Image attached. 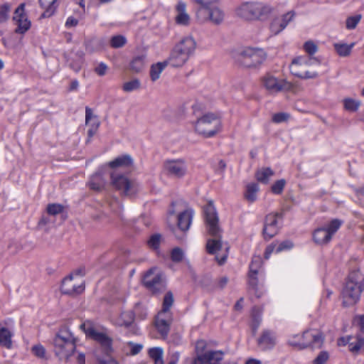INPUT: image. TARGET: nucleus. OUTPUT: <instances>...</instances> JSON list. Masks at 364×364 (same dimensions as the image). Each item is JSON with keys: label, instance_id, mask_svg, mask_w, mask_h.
<instances>
[{"label": "nucleus", "instance_id": "nucleus-1", "mask_svg": "<svg viewBox=\"0 0 364 364\" xmlns=\"http://www.w3.org/2000/svg\"><path fill=\"white\" fill-rule=\"evenodd\" d=\"M204 216L206 230L213 238L207 241L206 249L209 254L215 255V259L219 264H223L226 261L228 254L229 246L223 245L222 237V229L219 225V218L213 205L210 201L204 207Z\"/></svg>", "mask_w": 364, "mask_h": 364}, {"label": "nucleus", "instance_id": "nucleus-2", "mask_svg": "<svg viewBox=\"0 0 364 364\" xmlns=\"http://www.w3.org/2000/svg\"><path fill=\"white\" fill-rule=\"evenodd\" d=\"M54 351L60 359L71 364H85L84 353L75 350V338L68 328H62L54 340Z\"/></svg>", "mask_w": 364, "mask_h": 364}, {"label": "nucleus", "instance_id": "nucleus-3", "mask_svg": "<svg viewBox=\"0 0 364 364\" xmlns=\"http://www.w3.org/2000/svg\"><path fill=\"white\" fill-rule=\"evenodd\" d=\"M364 289V276L359 271L350 272L342 290L343 304L345 306L355 305Z\"/></svg>", "mask_w": 364, "mask_h": 364}, {"label": "nucleus", "instance_id": "nucleus-4", "mask_svg": "<svg viewBox=\"0 0 364 364\" xmlns=\"http://www.w3.org/2000/svg\"><path fill=\"white\" fill-rule=\"evenodd\" d=\"M232 57L241 66L252 68L259 66L265 60L266 54L262 49L246 47L235 51Z\"/></svg>", "mask_w": 364, "mask_h": 364}, {"label": "nucleus", "instance_id": "nucleus-5", "mask_svg": "<svg viewBox=\"0 0 364 364\" xmlns=\"http://www.w3.org/2000/svg\"><path fill=\"white\" fill-rule=\"evenodd\" d=\"M221 122L219 117L213 113H206L194 122L197 134L206 137H212L220 129Z\"/></svg>", "mask_w": 364, "mask_h": 364}, {"label": "nucleus", "instance_id": "nucleus-6", "mask_svg": "<svg viewBox=\"0 0 364 364\" xmlns=\"http://www.w3.org/2000/svg\"><path fill=\"white\" fill-rule=\"evenodd\" d=\"M323 342L322 333L316 329L306 331L302 334L292 335L288 340L290 346L299 349H304L311 346L321 347Z\"/></svg>", "mask_w": 364, "mask_h": 364}, {"label": "nucleus", "instance_id": "nucleus-7", "mask_svg": "<svg viewBox=\"0 0 364 364\" xmlns=\"http://www.w3.org/2000/svg\"><path fill=\"white\" fill-rule=\"evenodd\" d=\"M319 63V61L315 58L299 56L292 60L289 69L291 73L296 77L302 79H313L318 77V73L316 71L309 70V68Z\"/></svg>", "mask_w": 364, "mask_h": 364}, {"label": "nucleus", "instance_id": "nucleus-8", "mask_svg": "<svg viewBox=\"0 0 364 364\" xmlns=\"http://www.w3.org/2000/svg\"><path fill=\"white\" fill-rule=\"evenodd\" d=\"M110 184L113 188L127 196L136 194L140 188L137 181L115 171L110 173Z\"/></svg>", "mask_w": 364, "mask_h": 364}, {"label": "nucleus", "instance_id": "nucleus-9", "mask_svg": "<svg viewBox=\"0 0 364 364\" xmlns=\"http://www.w3.org/2000/svg\"><path fill=\"white\" fill-rule=\"evenodd\" d=\"M196 18L200 23L210 22L214 25H219L225 18V12L218 0L208 6L198 7Z\"/></svg>", "mask_w": 364, "mask_h": 364}, {"label": "nucleus", "instance_id": "nucleus-10", "mask_svg": "<svg viewBox=\"0 0 364 364\" xmlns=\"http://www.w3.org/2000/svg\"><path fill=\"white\" fill-rule=\"evenodd\" d=\"M270 11L271 8L262 3L245 2L237 8L236 14L245 20H255Z\"/></svg>", "mask_w": 364, "mask_h": 364}, {"label": "nucleus", "instance_id": "nucleus-11", "mask_svg": "<svg viewBox=\"0 0 364 364\" xmlns=\"http://www.w3.org/2000/svg\"><path fill=\"white\" fill-rule=\"evenodd\" d=\"M262 87L270 95L291 90V84L284 79H281L267 73L261 79Z\"/></svg>", "mask_w": 364, "mask_h": 364}, {"label": "nucleus", "instance_id": "nucleus-12", "mask_svg": "<svg viewBox=\"0 0 364 364\" xmlns=\"http://www.w3.org/2000/svg\"><path fill=\"white\" fill-rule=\"evenodd\" d=\"M341 225V220L334 219L326 227L316 229L313 234L314 242L318 245L326 244L331 240L332 236L338 231Z\"/></svg>", "mask_w": 364, "mask_h": 364}, {"label": "nucleus", "instance_id": "nucleus-13", "mask_svg": "<svg viewBox=\"0 0 364 364\" xmlns=\"http://www.w3.org/2000/svg\"><path fill=\"white\" fill-rule=\"evenodd\" d=\"M81 328L84 329L87 336L94 339L101 345L105 354L108 355L112 351V340L107 333L93 327L87 326L85 323L81 325Z\"/></svg>", "mask_w": 364, "mask_h": 364}, {"label": "nucleus", "instance_id": "nucleus-14", "mask_svg": "<svg viewBox=\"0 0 364 364\" xmlns=\"http://www.w3.org/2000/svg\"><path fill=\"white\" fill-rule=\"evenodd\" d=\"M144 284L154 292L160 291L164 287L162 274L156 267L149 269L144 277Z\"/></svg>", "mask_w": 364, "mask_h": 364}, {"label": "nucleus", "instance_id": "nucleus-15", "mask_svg": "<svg viewBox=\"0 0 364 364\" xmlns=\"http://www.w3.org/2000/svg\"><path fill=\"white\" fill-rule=\"evenodd\" d=\"M25 4H21L15 10L13 16V21L17 26L15 32L17 33H24L31 27V22L25 13Z\"/></svg>", "mask_w": 364, "mask_h": 364}, {"label": "nucleus", "instance_id": "nucleus-16", "mask_svg": "<svg viewBox=\"0 0 364 364\" xmlns=\"http://www.w3.org/2000/svg\"><path fill=\"white\" fill-rule=\"evenodd\" d=\"M193 216V211L192 209H186L183 212L181 213L177 218V228H173L172 231L175 236L178 238L181 239L182 236L179 235L178 234V231H181L182 232H186L191 224L192 218Z\"/></svg>", "mask_w": 364, "mask_h": 364}, {"label": "nucleus", "instance_id": "nucleus-17", "mask_svg": "<svg viewBox=\"0 0 364 364\" xmlns=\"http://www.w3.org/2000/svg\"><path fill=\"white\" fill-rule=\"evenodd\" d=\"M164 168L169 176L176 178L183 177L187 171L186 164L183 159L167 161L164 164Z\"/></svg>", "mask_w": 364, "mask_h": 364}, {"label": "nucleus", "instance_id": "nucleus-18", "mask_svg": "<svg viewBox=\"0 0 364 364\" xmlns=\"http://www.w3.org/2000/svg\"><path fill=\"white\" fill-rule=\"evenodd\" d=\"M84 289V283L75 282L73 274L65 277L62 282L61 291L65 294H78L82 293Z\"/></svg>", "mask_w": 364, "mask_h": 364}, {"label": "nucleus", "instance_id": "nucleus-19", "mask_svg": "<svg viewBox=\"0 0 364 364\" xmlns=\"http://www.w3.org/2000/svg\"><path fill=\"white\" fill-rule=\"evenodd\" d=\"M279 213H270L266 216L263 234L265 238L270 239L278 232V218Z\"/></svg>", "mask_w": 364, "mask_h": 364}, {"label": "nucleus", "instance_id": "nucleus-20", "mask_svg": "<svg viewBox=\"0 0 364 364\" xmlns=\"http://www.w3.org/2000/svg\"><path fill=\"white\" fill-rule=\"evenodd\" d=\"M224 353L222 350H210L205 352V355L195 358L193 364H219L223 360Z\"/></svg>", "mask_w": 364, "mask_h": 364}, {"label": "nucleus", "instance_id": "nucleus-21", "mask_svg": "<svg viewBox=\"0 0 364 364\" xmlns=\"http://www.w3.org/2000/svg\"><path fill=\"white\" fill-rule=\"evenodd\" d=\"M276 343V335L269 330L263 331L257 339V346L262 350H270L275 346Z\"/></svg>", "mask_w": 364, "mask_h": 364}, {"label": "nucleus", "instance_id": "nucleus-22", "mask_svg": "<svg viewBox=\"0 0 364 364\" xmlns=\"http://www.w3.org/2000/svg\"><path fill=\"white\" fill-rule=\"evenodd\" d=\"M175 47L190 58L196 49V42L193 37L187 36L182 38Z\"/></svg>", "mask_w": 364, "mask_h": 364}, {"label": "nucleus", "instance_id": "nucleus-23", "mask_svg": "<svg viewBox=\"0 0 364 364\" xmlns=\"http://www.w3.org/2000/svg\"><path fill=\"white\" fill-rule=\"evenodd\" d=\"M173 303V296L171 292H167L164 298L163 306L161 311L156 316L157 319L172 321V316L170 311V308Z\"/></svg>", "mask_w": 364, "mask_h": 364}, {"label": "nucleus", "instance_id": "nucleus-24", "mask_svg": "<svg viewBox=\"0 0 364 364\" xmlns=\"http://www.w3.org/2000/svg\"><path fill=\"white\" fill-rule=\"evenodd\" d=\"M294 14L287 13L281 17L275 18L270 25L272 33L277 35L284 30L288 23L292 20Z\"/></svg>", "mask_w": 364, "mask_h": 364}, {"label": "nucleus", "instance_id": "nucleus-25", "mask_svg": "<svg viewBox=\"0 0 364 364\" xmlns=\"http://www.w3.org/2000/svg\"><path fill=\"white\" fill-rule=\"evenodd\" d=\"M262 264V259L259 257H255L250 265V273H249V284L252 289L257 294V274L258 273L259 268Z\"/></svg>", "mask_w": 364, "mask_h": 364}, {"label": "nucleus", "instance_id": "nucleus-26", "mask_svg": "<svg viewBox=\"0 0 364 364\" xmlns=\"http://www.w3.org/2000/svg\"><path fill=\"white\" fill-rule=\"evenodd\" d=\"M188 58L178 50L175 46L173 48L169 57L166 60L168 65L172 67H181L188 60Z\"/></svg>", "mask_w": 364, "mask_h": 364}, {"label": "nucleus", "instance_id": "nucleus-27", "mask_svg": "<svg viewBox=\"0 0 364 364\" xmlns=\"http://www.w3.org/2000/svg\"><path fill=\"white\" fill-rule=\"evenodd\" d=\"M134 320V314L132 311H122L120 314L112 318V323L117 326H130Z\"/></svg>", "mask_w": 364, "mask_h": 364}, {"label": "nucleus", "instance_id": "nucleus-28", "mask_svg": "<svg viewBox=\"0 0 364 364\" xmlns=\"http://www.w3.org/2000/svg\"><path fill=\"white\" fill-rule=\"evenodd\" d=\"M146 56L144 54H141L134 56L129 62V69L134 73L141 72L146 65Z\"/></svg>", "mask_w": 364, "mask_h": 364}, {"label": "nucleus", "instance_id": "nucleus-29", "mask_svg": "<svg viewBox=\"0 0 364 364\" xmlns=\"http://www.w3.org/2000/svg\"><path fill=\"white\" fill-rule=\"evenodd\" d=\"M106 181L101 173L93 174L87 183L89 188L93 191H100L105 187Z\"/></svg>", "mask_w": 364, "mask_h": 364}, {"label": "nucleus", "instance_id": "nucleus-30", "mask_svg": "<svg viewBox=\"0 0 364 364\" xmlns=\"http://www.w3.org/2000/svg\"><path fill=\"white\" fill-rule=\"evenodd\" d=\"M132 164L133 160L129 155L120 156L108 163V166L112 168H128Z\"/></svg>", "mask_w": 364, "mask_h": 364}, {"label": "nucleus", "instance_id": "nucleus-31", "mask_svg": "<svg viewBox=\"0 0 364 364\" xmlns=\"http://www.w3.org/2000/svg\"><path fill=\"white\" fill-rule=\"evenodd\" d=\"M355 46V43L347 44L344 42H338L333 43V48L338 55L340 57H348L352 52L353 48Z\"/></svg>", "mask_w": 364, "mask_h": 364}, {"label": "nucleus", "instance_id": "nucleus-32", "mask_svg": "<svg viewBox=\"0 0 364 364\" xmlns=\"http://www.w3.org/2000/svg\"><path fill=\"white\" fill-rule=\"evenodd\" d=\"M186 4L183 2H178L176 6L177 15L176 21L178 24L188 25L190 21V16L186 11Z\"/></svg>", "mask_w": 364, "mask_h": 364}, {"label": "nucleus", "instance_id": "nucleus-33", "mask_svg": "<svg viewBox=\"0 0 364 364\" xmlns=\"http://www.w3.org/2000/svg\"><path fill=\"white\" fill-rule=\"evenodd\" d=\"M56 1L57 0H39L41 6L45 9L42 14L43 18L50 17L54 14Z\"/></svg>", "mask_w": 364, "mask_h": 364}, {"label": "nucleus", "instance_id": "nucleus-34", "mask_svg": "<svg viewBox=\"0 0 364 364\" xmlns=\"http://www.w3.org/2000/svg\"><path fill=\"white\" fill-rule=\"evenodd\" d=\"M167 65L168 63L164 60L163 62H159L151 66L150 77L153 82L157 80L160 77L161 73Z\"/></svg>", "mask_w": 364, "mask_h": 364}, {"label": "nucleus", "instance_id": "nucleus-35", "mask_svg": "<svg viewBox=\"0 0 364 364\" xmlns=\"http://www.w3.org/2000/svg\"><path fill=\"white\" fill-rule=\"evenodd\" d=\"M259 191V186L257 183H251L247 185L245 193V198L250 203L257 200V194Z\"/></svg>", "mask_w": 364, "mask_h": 364}, {"label": "nucleus", "instance_id": "nucleus-36", "mask_svg": "<svg viewBox=\"0 0 364 364\" xmlns=\"http://www.w3.org/2000/svg\"><path fill=\"white\" fill-rule=\"evenodd\" d=\"M273 174L274 172L270 168H262L257 171L256 178L258 181L267 183Z\"/></svg>", "mask_w": 364, "mask_h": 364}, {"label": "nucleus", "instance_id": "nucleus-37", "mask_svg": "<svg viewBox=\"0 0 364 364\" xmlns=\"http://www.w3.org/2000/svg\"><path fill=\"white\" fill-rule=\"evenodd\" d=\"M262 322V311L257 308H254L252 312L251 327L252 331H257Z\"/></svg>", "mask_w": 364, "mask_h": 364}, {"label": "nucleus", "instance_id": "nucleus-38", "mask_svg": "<svg viewBox=\"0 0 364 364\" xmlns=\"http://www.w3.org/2000/svg\"><path fill=\"white\" fill-rule=\"evenodd\" d=\"M344 109L348 112H356L360 106V101L358 100H355L353 98H345L343 100Z\"/></svg>", "mask_w": 364, "mask_h": 364}, {"label": "nucleus", "instance_id": "nucleus-39", "mask_svg": "<svg viewBox=\"0 0 364 364\" xmlns=\"http://www.w3.org/2000/svg\"><path fill=\"white\" fill-rule=\"evenodd\" d=\"M149 355L154 360V364H164L162 348H151L149 350Z\"/></svg>", "mask_w": 364, "mask_h": 364}, {"label": "nucleus", "instance_id": "nucleus-40", "mask_svg": "<svg viewBox=\"0 0 364 364\" xmlns=\"http://www.w3.org/2000/svg\"><path fill=\"white\" fill-rule=\"evenodd\" d=\"M11 334L7 328H1L0 329V345L10 348L11 346Z\"/></svg>", "mask_w": 364, "mask_h": 364}, {"label": "nucleus", "instance_id": "nucleus-41", "mask_svg": "<svg viewBox=\"0 0 364 364\" xmlns=\"http://www.w3.org/2000/svg\"><path fill=\"white\" fill-rule=\"evenodd\" d=\"M171 321L157 319L155 320V325L159 332L162 336H167Z\"/></svg>", "mask_w": 364, "mask_h": 364}, {"label": "nucleus", "instance_id": "nucleus-42", "mask_svg": "<svg viewBox=\"0 0 364 364\" xmlns=\"http://www.w3.org/2000/svg\"><path fill=\"white\" fill-rule=\"evenodd\" d=\"M141 87V82L138 79H133L132 80L124 82L122 85V90L126 92H131L137 90Z\"/></svg>", "mask_w": 364, "mask_h": 364}, {"label": "nucleus", "instance_id": "nucleus-43", "mask_svg": "<svg viewBox=\"0 0 364 364\" xmlns=\"http://www.w3.org/2000/svg\"><path fill=\"white\" fill-rule=\"evenodd\" d=\"M362 18L361 14L348 16L346 20V28L348 30L355 29Z\"/></svg>", "mask_w": 364, "mask_h": 364}, {"label": "nucleus", "instance_id": "nucleus-44", "mask_svg": "<svg viewBox=\"0 0 364 364\" xmlns=\"http://www.w3.org/2000/svg\"><path fill=\"white\" fill-rule=\"evenodd\" d=\"M126 38L121 35L113 36L110 41L111 46L114 48H121L124 46L126 44Z\"/></svg>", "mask_w": 364, "mask_h": 364}, {"label": "nucleus", "instance_id": "nucleus-45", "mask_svg": "<svg viewBox=\"0 0 364 364\" xmlns=\"http://www.w3.org/2000/svg\"><path fill=\"white\" fill-rule=\"evenodd\" d=\"M11 6L8 4H4L0 7V23L6 22L9 18Z\"/></svg>", "mask_w": 364, "mask_h": 364}, {"label": "nucleus", "instance_id": "nucleus-46", "mask_svg": "<svg viewBox=\"0 0 364 364\" xmlns=\"http://www.w3.org/2000/svg\"><path fill=\"white\" fill-rule=\"evenodd\" d=\"M109 206L110 208L111 211H112L114 214H116L119 217L121 216L122 205L121 203L117 199H116V198L112 199L109 202Z\"/></svg>", "mask_w": 364, "mask_h": 364}, {"label": "nucleus", "instance_id": "nucleus-47", "mask_svg": "<svg viewBox=\"0 0 364 364\" xmlns=\"http://www.w3.org/2000/svg\"><path fill=\"white\" fill-rule=\"evenodd\" d=\"M63 210V206L58 203L48 204L47 206V212L50 215H55Z\"/></svg>", "mask_w": 364, "mask_h": 364}, {"label": "nucleus", "instance_id": "nucleus-48", "mask_svg": "<svg viewBox=\"0 0 364 364\" xmlns=\"http://www.w3.org/2000/svg\"><path fill=\"white\" fill-rule=\"evenodd\" d=\"M361 349H364L363 338H358L355 342H352L349 344V350L353 353H357Z\"/></svg>", "mask_w": 364, "mask_h": 364}, {"label": "nucleus", "instance_id": "nucleus-49", "mask_svg": "<svg viewBox=\"0 0 364 364\" xmlns=\"http://www.w3.org/2000/svg\"><path fill=\"white\" fill-rule=\"evenodd\" d=\"M289 117L290 115L288 113L278 112L273 114L272 120L274 123L279 124L288 121Z\"/></svg>", "mask_w": 364, "mask_h": 364}, {"label": "nucleus", "instance_id": "nucleus-50", "mask_svg": "<svg viewBox=\"0 0 364 364\" xmlns=\"http://www.w3.org/2000/svg\"><path fill=\"white\" fill-rule=\"evenodd\" d=\"M329 358V354L326 351H321L314 360V364H326Z\"/></svg>", "mask_w": 364, "mask_h": 364}, {"label": "nucleus", "instance_id": "nucleus-51", "mask_svg": "<svg viewBox=\"0 0 364 364\" xmlns=\"http://www.w3.org/2000/svg\"><path fill=\"white\" fill-rule=\"evenodd\" d=\"M206 348V343L204 341H198L196 343V358L200 357V355H205V353H204L205 349Z\"/></svg>", "mask_w": 364, "mask_h": 364}, {"label": "nucleus", "instance_id": "nucleus-52", "mask_svg": "<svg viewBox=\"0 0 364 364\" xmlns=\"http://www.w3.org/2000/svg\"><path fill=\"white\" fill-rule=\"evenodd\" d=\"M286 181L284 179L279 180L276 181L272 186V191L275 194H280L285 186Z\"/></svg>", "mask_w": 364, "mask_h": 364}, {"label": "nucleus", "instance_id": "nucleus-53", "mask_svg": "<svg viewBox=\"0 0 364 364\" xmlns=\"http://www.w3.org/2000/svg\"><path fill=\"white\" fill-rule=\"evenodd\" d=\"M171 259L175 262H181L183 258V252L181 249L176 247L171 252Z\"/></svg>", "mask_w": 364, "mask_h": 364}, {"label": "nucleus", "instance_id": "nucleus-54", "mask_svg": "<svg viewBox=\"0 0 364 364\" xmlns=\"http://www.w3.org/2000/svg\"><path fill=\"white\" fill-rule=\"evenodd\" d=\"M108 66L105 63H100L94 69L95 73L99 76H104L107 74Z\"/></svg>", "mask_w": 364, "mask_h": 364}, {"label": "nucleus", "instance_id": "nucleus-55", "mask_svg": "<svg viewBox=\"0 0 364 364\" xmlns=\"http://www.w3.org/2000/svg\"><path fill=\"white\" fill-rule=\"evenodd\" d=\"M161 235L156 234L152 235L148 241V245L151 248L157 249L159 247Z\"/></svg>", "mask_w": 364, "mask_h": 364}, {"label": "nucleus", "instance_id": "nucleus-56", "mask_svg": "<svg viewBox=\"0 0 364 364\" xmlns=\"http://www.w3.org/2000/svg\"><path fill=\"white\" fill-rule=\"evenodd\" d=\"M305 51L309 54L313 55L317 51L316 45L312 41H307L304 45Z\"/></svg>", "mask_w": 364, "mask_h": 364}, {"label": "nucleus", "instance_id": "nucleus-57", "mask_svg": "<svg viewBox=\"0 0 364 364\" xmlns=\"http://www.w3.org/2000/svg\"><path fill=\"white\" fill-rule=\"evenodd\" d=\"M32 352L34 355L39 358H43L45 356L46 350L43 346L36 345L32 348Z\"/></svg>", "mask_w": 364, "mask_h": 364}, {"label": "nucleus", "instance_id": "nucleus-58", "mask_svg": "<svg viewBox=\"0 0 364 364\" xmlns=\"http://www.w3.org/2000/svg\"><path fill=\"white\" fill-rule=\"evenodd\" d=\"M293 247V243L291 241L286 240L281 242L277 247L276 250V252H280L285 250H289Z\"/></svg>", "mask_w": 364, "mask_h": 364}, {"label": "nucleus", "instance_id": "nucleus-59", "mask_svg": "<svg viewBox=\"0 0 364 364\" xmlns=\"http://www.w3.org/2000/svg\"><path fill=\"white\" fill-rule=\"evenodd\" d=\"M88 124L91 127L88 130V135L90 137H92L96 133L99 127L100 123L97 121V119H95L93 122Z\"/></svg>", "mask_w": 364, "mask_h": 364}, {"label": "nucleus", "instance_id": "nucleus-60", "mask_svg": "<svg viewBox=\"0 0 364 364\" xmlns=\"http://www.w3.org/2000/svg\"><path fill=\"white\" fill-rule=\"evenodd\" d=\"M129 346L130 347V353L132 355H136L139 353L142 349V346L140 344H134L133 343H129Z\"/></svg>", "mask_w": 364, "mask_h": 364}, {"label": "nucleus", "instance_id": "nucleus-61", "mask_svg": "<svg viewBox=\"0 0 364 364\" xmlns=\"http://www.w3.org/2000/svg\"><path fill=\"white\" fill-rule=\"evenodd\" d=\"M277 245L274 244H271L269 246L267 247L265 252H264V257L265 259H269L271 254L276 250H277Z\"/></svg>", "mask_w": 364, "mask_h": 364}, {"label": "nucleus", "instance_id": "nucleus-62", "mask_svg": "<svg viewBox=\"0 0 364 364\" xmlns=\"http://www.w3.org/2000/svg\"><path fill=\"white\" fill-rule=\"evenodd\" d=\"M92 118H93V114H92L91 109L86 107V109H85V122H86V124H88L95 119H93Z\"/></svg>", "mask_w": 364, "mask_h": 364}, {"label": "nucleus", "instance_id": "nucleus-63", "mask_svg": "<svg viewBox=\"0 0 364 364\" xmlns=\"http://www.w3.org/2000/svg\"><path fill=\"white\" fill-rule=\"evenodd\" d=\"M78 23L77 19L73 16H70L67 18L65 22V26L67 28H70L77 26Z\"/></svg>", "mask_w": 364, "mask_h": 364}, {"label": "nucleus", "instance_id": "nucleus-64", "mask_svg": "<svg viewBox=\"0 0 364 364\" xmlns=\"http://www.w3.org/2000/svg\"><path fill=\"white\" fill-rule=\"evenodd\" d=\"M99 364H117L112 358L107 357L105 359L98 358Z\"/></svg>", "mask_w": 364, "mask_h": 364}]
</instances>
